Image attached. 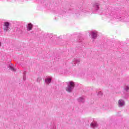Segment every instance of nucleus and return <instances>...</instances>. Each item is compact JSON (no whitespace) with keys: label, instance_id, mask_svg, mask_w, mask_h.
<instances>
[{"label":"nucleus","instance_id":"nucleus-14","mask_svg":"<svg viewBox=\"0 0 129 129\" xmlns=\"http://www.w3.org/2000/svg\"><path fill=\"white\" fill-rule=\"evenodd\" d=\"M124 89L125 91H126L127 92L129 91V86H125L124 87Z\"/></svg>","mask_w":129,"mask_h":129},{"label":"nucleus","instance_id":"nucleus-2","mask_svg":"<svg viewBox=\"0 0 129 129\" xmlns=\"http://www.w3.org/2000/svg\"><path fill=\"white\" fill-rule=\"evenodd\" d=\"M66 83L67 84V86L66 87V91L69 93L72 92L73 89H74V87L75 86L74 82L70 81L67 82Z\"/></svg>","mask_w":129,"mask_h":129},{"label":"nucleus","instance_id":"nucleus-8","mask_svg":"<svg viewBox=\"0 0 129 129\" xmlns=\"http://www.w3.org/2000/svg\"><path fill=\"white\" fill-rule=\"evenodd\" d=\"M80 60L78 58H75L72 62L73 65H76V64H79Z\"/></svg>","mask_w":129,"mask_h":129},{"label":"nucleus","instance_id":"nucleus-15","mask_svg":"<svg viewBox=\"0 0 129 129\" xmlns=\"http://www.w3.org/2000/svg\"><path fill=\"white\" fill-rule=\"evenodd\" d=\"M26 74H27V73L26 72H24L23 73V80H26Z\"/></svg>","mask_w":129,"mask_h":129},{"label":"nucleus","instance_id":"nucleus-19","mask_svg":"<svg viewBox=\"0 0 129 129\" xmlns=\"http://www.w3.org/2000/svg\"><path fill=\"white\" fill-rule=\"evenodd\" d=\"M81 38H80V39H79V41H78V42H81Z\"/></svg>","mask_w":129,"mask_h":129},{"label":"nucleus","instance_id":"nucleus-6","mask_svg":"<svg viewBox=\"0 0 129 129\" xmlns=\"http://www.w3.org/2000/svg\"><path fill=\"white\" fill-rule=\"evenodd\" d=\"M91 37L93 40H95L97 38V32L96 31H92L91 32Z\"/></svg>","mask_w":129,"mask_h":129},{"label":"nucleus","instance_id":"nucleus-10","mask_svg":"<svg viewBox=\"0 0 129 129\" xmlns=\"http://www.w3.org/2000/svg\"><path fill=\"white\" fill-rule=\"evenodd\" d=\"M52 82V79L50 78H47L45 79V83L46 84H50V83Z\"/></svg>","mask_w":129,"mask_h":129},{"label":"nucleus","instance_id":"nucleus-5","mask_svg":"<svg viewBox=\"0 0 129 129\" xmlns=\"http://www.w3.org/2000/svg\"><path fill=\"white\" fill-rule=\"evenodd\" d=\"M10 29V23L8 22H6L4 23V30L5 32H8Z\"/></svg>","mask_w":129,"mask_h":129},{"label":"nucleus","instance_id":"nucleus-3","mask_svg":"<svg viewBox=\"0 0 129 129\" xmlns=\"http://www.w3.org/2000/svg\"><path fill=\"white\" fill-rule=\"evenodd\" d=\"M93 10L95 12H97V11H99V9H100V3L99 2H95L93 4Z\"/></svg>","mask_w":129,"mask_h":129},{"label":"nucleus","instance_id":"nucleus-4","mask_svg":"<svg viewBox=\"0 0 129 129\" xmlns=\"http://www.w3.org/2000/svg\"><path fill=\"white\" fill-rule=\"evenodd\" d=\"M125 105V101L123 99L119 100L118 102V107H123Z\"/></svg>","mask_w":129,"mask_h":129},{"label":"nucleus","instance_id":"nucleus-17","mask_svg":"<svg viewBox=\"0 0 129 129\" xmlns=\"http://www.w3.org/2000/svg\"><path fill=\"white\" fill-rule=\"evenodd\" d=\"M41 80H42V78L38 77L37 79V82H41Z\"/></svg>","mask_w":129,"mask_h":129},{"label":"nucleus","instance_id":"nucleus-16","mask_svg":"<svg viewBox=\"0 0 129 129\" xmlns=\"http://www.w3.org/2000/svg\"><path fill=\"white\" fill-rule=\"evenodd\" d=\"M103 93L101 92V91H99L98 93V95L99 96V97H101L103 95Z\"/></svg>","mask_w":129,"mask_h":129},{"label":"nucleus","instance_id":"nucleus-12","mask_svg":"<svg viewBox=\"0 0 129 129\" xmlns=\"http://www.w3.org/2000/svg\"><path fill=\"white\" fill-rule=\"evenodd\" d=\"M44 36H46L47 38H52V37H53L51 34H50L49 33H45L44 34Z\"/></svg>","mask_w":129,"mask_h":129},{"label":"nucleus","instance_id":"nucleus-20","mask_svg":"<svg viewBox=\"0 0 129 129\" xmlns=\"http://www.w3.org/2000/svg\"><path fill=\"white\" fill-rule=\"evenodd\" d=\"M1 42H0V46H1Z\"/></svg>","mask_w":129,"mask_h":129},{"label":"nucleus","instance_id":"nucleus-11","mask_svg":"<svg viewBox=\"0 0 129 129\" xmlns=\"http://www.w3.org/2000/svg\"><path fill=\"white\" fill-rule=\"evenodd\" d=\"M78 101L79 102H82V103H83V102H84V101H85V100L84 98H83V97H80L78 99Z\"/></svg>","mask_w":129,"mask_h":129},{"label":"nucleus","instance_id":"nucleus-18","mask_svg":"<svg viewBox=\"0 0 129 129\" xmlns=\"http://www.w3.org/2000/svg\"><path fill=\"white\" fill-rule=\"evenodd\" d=\"M129 19V17L128 16H125V18L124 19H123V20H128Z\"/></svg>","mask_w":129,"mask_h":129},{"label":"nucleus","instance_id":"nucleus-7","mask_svg":"<svg viewBox=\"0 0 129 129\" xmlns=\"http://www.w3.org/2000/svg\"><path fill=\"white\" fill-rule=\"evenodd\" d=\"M91 126L93 128H96V127H97L98 126L97 122H96V121L92 122L91 124Z\"/></svg>","mask_w":129,"mask_h":129},{"label":"nucleus","instance_id":"nucleus-9","mask_svg":"<svg viewBox=\"0 0 129 129\" xmlns=\"http://www.w3.org/2000/svg\"><path fill=\"white\" fill-rule=\"evenodd\" d=\"M33 29V25L31 23H29L27 26V31H31Z\"/></svg>","mask_w":129,"mask_h":129},{"label":"nucleus","instance_id":"nucleus-13","mask_svg":"<svg viewBox=\"0 0 129 129\" xmlns=\"http://www.w3.org/2000/svg\"><path fill=\"white\" fill-rule=\"evenodd\" d=\"M8 68H10V69H11L12 71H16V69H15V68L12 66H9Z\"/></svg>","mask_w":129,"mask_h":129},{"label":"nucleus","instance_id":"nucleus-1","mask_svg":"<svg viewBox=\"0 0 129 129\" xmlns=\"http://www.w3.org/2000/svg\"><path fill=\"white\" fill-rule=\"evenodd\" d=\"M105 15L110 20H114V19H117L118 21H121L122 20V17L120 16V14L117 13V12L112 7L107 8Z\"/></svg>","mask_w":129,"mask_h":129}]
</instances>
